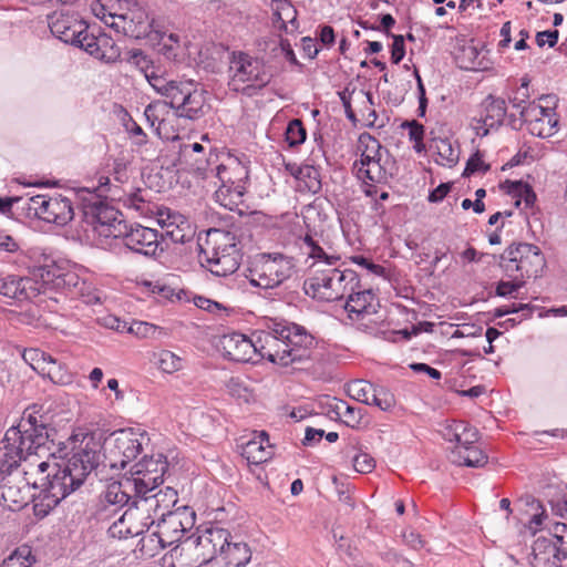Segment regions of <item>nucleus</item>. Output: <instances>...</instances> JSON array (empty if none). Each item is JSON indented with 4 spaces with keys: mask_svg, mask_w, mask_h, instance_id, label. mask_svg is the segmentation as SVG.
Segmentation results:
<instances>
[{
    "mask_svg": "<svg viewBox=\"0 0 567 567\" xmlns=\"http://www.w3.org/2000/svg\"><path fill=\"white\" fill-rule=\"evenodd\" d=\"M33 412L23 417L18 426H11L4 435L3 453L0 456V473L7 474L0 484V499L2 505L11 512L24 508L30 501L33 502L30 483L24 478H13L10 474L18 468L22 460L32 455H40L50 451L53 444L54 430H49V417L41 413V409L33 405Z\"/></svg>",
    "mask_w": 567,
    "mask_h": 567,
    "instance_id": "f257e3e1",
    "label": "nucleus"
},
{
    "mask_svg": "<svg viewBox=\"0 0 567 567\" xmlns=\"http://www.w3.org/2000/svg\"><path fill=\"white\" fill-rule=\"evenodd\" d=\"M255 339L257 357L280 367L309 361L315 342L303 327L282 319H267Z\"/></svg>",
    "mask_w": 567,
    "mask_h": 567,
    "instance_id": "f03ea898",
    "label": "nucleus"
},
{
    "mask_svg": "<svg viewBox=\"0 0 567 567\" xmlns=\"http://www.w3.org/2000/svg\"><path fill=\"white\" fill-rule=\"evenodd\" d=\"M178 501L177 492L172 487H165L155 494L135 499L133 507L126 509L117 520L110 527L112 535L118 534L120 537L140 535L150 530L163 512H172Z\"/></svg>",
    "mask_w": 567,
    "mask_h": 567,
    "instance_id": "7ed1b4c3",
    "label": "nucleus"
},
{
    "mask_svg": "<svg viewBox=\"0 0 567 567\" xmlns=\"http://www.w3.org/2000/svg\"><path fill=\"white\" fill-rule=\"evenodd\" d=\"M198 258L214 276H229L240 266V243L230 231L209 229L205 243L199 244Z\"/></svg>",
    "mask_w": 567,
    "mask_h": 567,
    "instance_id": "20e7f679",
    "label": "nucleus"
},
{
    "mask_svg": "<svg viewBox=\"0 0 567 567\" xmlns=\"http://www.w3.org/2000/svg\"><path fill=\"white\" fill-rule=\"evenodd\" d=\"M307 295H312L324 301H338L346 298L353 289H359L360 278L349 268L340 269L334 266L317 268L315 275L305 282Z\"/></svg>",
    "mask_w": 567,
    "mask_h": 567,
    "instance_id": "39448f33",
    "label": "nucleus"
},
{
    "mask_svg": "<svg viewBox=\"0 0 567 567\" xmlns=\"http://www.w3.org/2000/svg\"><path fill=\"white\" fill-rule=\"evenodd\" d=\"M72 481L73 477L62 465H54L51 474L37 478L32 483V488L39 489L33 496L34 515L45 517L62 499L81 487Z\"/></svg>",
    "mask_w": 567,
    "mask_h": 567,
    "instance_id": "423d86ee",
    "label": "nucleus"
},
{
    "mask_svg": "<svg viewBox=\"0 0 567 567\" xmlns=\"http://www.w3.org/2000/svg\"><path fill=\"white\" fill-rule=\"evenodd\" d=\"M148 442L147 433L138 429L128 427L113 432L102 443L103 467L124 470L142 453L143 446Z\"/></svg>",
    "mask_w": 567,
    "mask_h": 567,
    "instance_id": "0eeeda50",
    "label": "nucleus"
},
{
    "mask_svg": "<svg viewBox=\"0 0 567 567\" xmlns=\"http://www.w3.org/2000/svg\"><path fill=\"white\" fill-rule=\"evenodd\" d=\"M81 199V209L83 220L93 228L99 235L104 237L117 238L121 226L126 221L121 219V213L102 199L96 193L84 188L79 192Z\"/></svg>",
    "mask_w": 567,
    "mask_h": 567,
    "instance_id": "6e6552de",
    "label": "nucleus"
},
{
    "mask_svg": "<svg viewBox=\"0 0 567 567\" xmlns=\"http://www.w3.org/2000/svg\"><path fill=\"white\" fill-rule=\"evenodd\" d=\"M295 270L293 258L280 252L259 254L249 269V284L262 289H275L288 280Z\"/></svg>",
    "mask_w": 567,
    "mask_h": 567,
    "instance_id": "1a4fd4ad",
    "label": "nucleus"
},
{
    "mask_svg": "<svg viewBox=\"0 0 567 567\" xmlns=\"http://www.w3.org/2000/svg\"><path fill=\"white\" fill-rule=\"evenodd\" d=\"M101 437L94 434H85L78 446L72 450L71 456L63 465L73 477L75 484L83 485L86 477L103 466L104 457Z\"/></svg>",
    "mask_w": 567,
    "mask_h": 567,
    "instance_id": "9d476101",
    "label": "nucleus"
},
{
    "mask_svg": "<svg viewBox=\"0 0 567 567\" xmlns=\"http://www.w3.org/2000/svg\"><path fill=\"white\" fill-rule=\"evenodd\" d=\"M545 266L543 252L533 244H513L501 256V267L509 277L518 272L520 278H537Z\"/></svg>",
    "mask_w": 567,
    "mask_h": 567,
    "instance_id": "9b49d317",
    "label": "nucleus"
},
{
    "mask_svg": "<svg viewBox=\"0 0 567 567\" xmlns=\"http://www.w3.org/2000/svg\"><path fill=\"white\" fill-rule=\"evenodd\" d=\"M155 523L150 542H156L158 548L165 549L181 542L185 533L193 528L195 512L187 506H179L173 512L161 513Z\"/></svg>",
    "mask_w": 567,
    "mask_h": 567,
    "instance_id": "f8f14e48",
    "label": "nucleus"
},
{
    "mask_svg": "<svg viewBox=\"0 0 567 567\" xmlns=\"http://www.w3.org/2000/svg\"><path fill=\"white\" fill-rule=\"evenodd\" d=\"M359 143L364 145L365 150L362 152L360 161L354 163V166L358 167V176L379 184L386 183L392 178V166L388 159L382 162L379 141L369 134H362L359 137Z\"/></svg>",
    "mask_w": 567,
    "mask_h": 567,
    "instance_id": "ddd939ff",
    "label": "nucleus"
},
{
    "mask_svg": "<svg viewBox=\"0 0 567 567\" xmlns=\"http://www.w3.org/2000/svg\"><path fill=\"white\" fill-rule=\"evenodd\" d=\"M542 101L546 105H538L535 102L528 103L527 107H523L519 116L523 123L527 125L528 132L537 137L547 138L557 132L558 118L555 113L557 97L555 95H543Z\"/></svg>",
    "mask_w": 567,
    "mask_h": 567,
    "instance_id": "4468645a",
    "label": "nucleus"
},
{
    "mask_svg": "<svg viewBox=\"0 0 567 567\" xmlns=\"http://www.w3.org/2000/svg\"><path fill=\"white\" fill-rule=\"evenodd\" d=\"M121 227L122 231H118L117 238H121L123 245L133 252L145 257H157L168 248L164 246L163 234H159L156 229L127 223Z\"/></svg>",
    "mask_w": 567,
    "mask_h": 567,
    "instance_id": "2eb2a0df",
    "label": "nucleus"
},
{
    "mask_svg": "<svg viewBox=\"0 0 567 567\" xmlns=\"http://www.w3.org/2000/svg\"><path fill=\"white\" fill-rule=\"evenodd\" d=\"M229 72L233 83H250L248 87L262 89L271 80V74L267 71L264 62L245 53L234 51L229 60Z\"/></svg>",
    "mask_w": 567,
    "mask_h": 567,
    "instance_id": "dca6fc26",
    "label": "nucleus"
},
{
    "mask_svg": "<svg viewBox=\"0 0 567 567\" xmlns=\"http://www.w3.org/2000/svg\"><path fill=\"white\" fill-rule=\"evenodd\" d=\"M135 494L131 489V483L123 476L120 481L106 484L105 489L100 494L96 503V515L100 518H110L121 508L133 507Z\"/></svg>",
    "mask_w": 567,
    "mask_h": 567,
    "instance_id": "f3484780",
    "label": "nucleus"
},
{
    "mask_svg": "<svg viewBox=\"0 0 567 567\" xmlns=\"http://www.w3.org/2000/svg\"><path fill=\"white\" fill-rule=\"evenodd\" d=\"M235 171L238 172L236 179H231L229 171L225 165H219L217 167V177L220 182L218 189L215 192L216 202H218L223 207L234 210L239 204L243 203V198L246 192V182L248 179V171L237 164L235 166Z\"/></svg>",
    "mask_w": 567,
    "mask_h": 567,
    "instance_id": "a211bd4d",
    "label": "nucleus"
},
{
    "mask_svg": "<svg viewBox=\"0 0 567 567\" xmlns=\"http://www.w3.org/2000/svg\"><path fill=\"white\" fill-rule=\"evenodd\" d=\"M205 91L199 90L197 84L189 80L182 83L169 106L175 110L178 117L195 121L205 115Z\"/></svg>",
    "mask_w": 567,
    "mask_h": 567,
    "instance_id": "6ab92c4d",
    "label": "nucleus"
},
{
    "mask_svg": "<svg viewBox=\"0 0 567 567\" xmlns=\"http://www.w3.org/2000/svg\"><path fill=\"white\" fill-rule=\"evenodd\" d=\"M99 184L100 189L105 192L106 196L117 199L137 216L148 217L154 214L155 205L144 197L142 189L121 194V188L117 185H111L110 178L105 176L100 177Z\"/></svg>",
    "mask_w": 567,
    "mask_h": 567,
    "instance_id": "aec40b11",
    "label": "nucleus"
},
{
    "mask_svg": "<svg viewBox=\"0 0 567 567\" xmlns=\"http://www.w3.org/2000/svg\"><path fill=\"white\" fill-rule=\"evenodd\" d=\"M22 358L34 371L47 375L52 382L60 384L70 382L71 375L65 371L63 364L50 354L30 348L23 351Z\"/></svg>",
    "mask_w": 567,
    "mask_h": 567,
    "instance_id": "412c9836",
    "label": "nucleus"
},
{
    "mask_svg": "<svg viewBox=\"0 0 567 567\" xmlns=\"http://www.w3.org/2000/svg\"><path fill=\"white\" fill-rule=\"evenodd\" d=\"M224 357L234 362H257L256 339L251 340L243 333L231 332L220 339Z\"/></svg>",
    "mask_w": 567,
    "mask_h": 567,
    "instance_id": "4be33fe9",
    "label": "nucleus"
},
{
    "mask_svg": "<svg viewBox=\"0 0 567 567\" xmlns=\"http://www.w3.org/2000/svg\"><path fill=\"white\" fill-rule=\"evenodd\" d=\"M54 37L76 48L83 44V38L87 34V25L75 17L61 14L49 23Z\"/></svg>",
    "mask_w": 567,
    "mask_h": 567,
    "instance_id": "5701e85b",
    "label": "nucleus"
},
{
    "mask_svg": "<svg viewBox=\"0 0 567 567\" xmlns=\"http://www.w3.org/2000/svg\"><path fill=\"white\" fill-rule=\"evenodd\" d=\"M533 567H561L567 559V546H559L547 537H538L532 547Z\"/></svg>",
    "mask_w": 567,
    "mask_h": 567,
    "instance_id": "b1692460",
    "label": "nucleus"
},
{
    "mask_svg": "<svg viewBox=\"0 0 567 567\" xmlns=\"http://www.w3.org/2000/svg\"><path fill=\"white\" fill-rule=\"evenodd\" d=\"M482 109L478 125L475 128L477 135L486 136L491 130L502 126L507 107L504 99L489 94L482 102Z\"/></svg>",
    "mask_w": 567,
    "mask_h": 567,
    "instance_id": "393cba45",
    "label": "nucleus"
},
{
    "mask_svg": "<svg viewBox=\"0 0 567 567\" xmlns=\"http://www.w3.org/2000/svg\"><path fill=\"white\" fill-rule=\"evenodd\" d=\"M83 40V44L80 49L100 61L114 63L121 58L120 48L106 33H99L97 35H94L87 32Z\"/></svg>",
    "mask_w": 567,
    "mask_h": 567,
    "instance_id": "a878e982",
    "label": "nucleus"
},
{
    "mask_svg": "<svg viewBox=\"0 0 567 567\" xmlns=\"http://www.w3.org/2000/svg\"><path fill=\"white\" fill-rule=\"evenodd\" d=\"M271 25L280 32L292 34L299 29L298 11L289 0H271Z\"/></svg>",
    "mask_w": 567,
    "mask_h": 567,
    "instance_id": "bb28decb",
    "label": "nucleus"
},
{
    "mask_svg": "<svg viewBox=\"0 0 567 567\" xmlns=\"http://www.w3.org/2000/svg\"><path fill=\"white\" fill-rule=\"evenodd\" d=\"M231 540V535L227 529L213 527L207 529L203 535L198 536L194 543L197 547L205 549L203 553V561L212 559L217 560L225 549V546Z\"/></svg>",
    "mask_w": 567,
    "mask_h": 567,
    "instance_id": "cd10ccee",
    "label": "nucleus"
},
{
    "mask_svg": "<svg viewBox=\"0 0 567 567\" xmlns=\"http://www.w3.org/2000/svg\"><path fill=\"white\" fill-rule=\"evenodd\" d=\"M39 290L34 280L17 275H7L0 278V293L4 297L25 300L38 295Z\"/></svg>",
    "mask_w": 567,
    "mask_h": 567,
    "instance_id": "c85d7f7f",
    "label": "nucleus"
},
{
    "mask_svg": "<svg viewBox=\"0 0 567 567\" xmlns=\"http://www.w3.org/2000/svg\"><path fill=\"white\" fill-rule=\"evenodd\" d=\"M430 150L435 155L434 162L444 167H454L460 159V147L457 142L453 143L449 136L435 135L431 131Z\"/></svg>",
    "mask_w": 567,
    "mask_h": 567,
    "instance_id": "c756f323",
    "label": "nucleus"
},
{
    "mask_svg": "<svg viewBox=\"0 0 567 567\" xmlns=\"http://www.w3.org/2000/svg\"><path fill=\"white\" fill-rule=\"evenodd\" d=\"M375 299L371 289H353V292L346 296L344 310L352 320L363 318L365 315H373L377 312Z\"/></svg>",
    "mask_w": 567,
    "mask_h": 567,
    "instance_id": "7c9ffc66",
    "label": "nucleus"
},
{
    "mask_svg": "<svg viewBox=\"0 0 567 567\" xmlns=\"http://www.w3.org/2000/svg\"><path fill=\"white\" fill-rule=\"evenodd\" d=\"M54 285L56 288L63 289L73 297H81L87 305L100 303V297L92 293L91 286L82 280L75 272H64L55 277Z\"/></svg>",
    "mask_w": 567,
    "mask_h": 567,
    "instance_id": "2f4dec72",
    "label": "nucleus"
},
{
    "mask_svg": "<svg viewBox=\"0 0 567 567\" xmlns=\"http://www.w3.org/2000/svg\"><path fill=\"white\" fill-rule=\"evenodd\" d=\"M42 220L58 226L68 225L74 217L72 200L65 196H50Z\"/></svg>",
    "mask_w": 567,
    "mask_h": 567,
    "instance_id": "473e14b6",
    "label": "nucleus"
},
{
    "mask_svg": "<svg viewBox=\"0 0 567 567\" xmlns=\"http://www.w3.org/2000/svg\"><path fill=\"white\" fill-rule=\"evenodd\" d=\"M241 455L250 464H261L272 456V446L269 443V435L261 431L255 433L254 437L241 445Z\"/></svg>",
    "mask_w": 567,
    "mask_h": 567,
    "instance_id": "72a5a7b5",
    "label": "nucleus"
},
{
    "mask_svg": "<svg viewBox=\"0 0 567 567\" xmlns=\"http://www.w3.org/2000/svg\"><path fill=\"white\" fill-rule=\"evenodd\" d=\"M124 477L131 483V489L135 494L134 499L146 497L163 484L162 481L155 480V477L144 472V468L137 467V463L131 466L130 471L124 474Z\"/></svg>",
    "mask_w": 567,
    "mask_h": 567,
    "instance_id": "f704fd0d",
    "label": "nucleus"
},
{
    "mask_svg": "<svg viewBox=\"0 0 567 567\" xmlns=\"http://www.w3.org/2000/svg\"><path fill=\"white\" fill-rule=\"evenodd\" d=\"M109 17L113 20L118 18L123 21L130 20L128 29L124 28L125 32H131L135 37L146 35L153 30V21H148L147 12L134 2L133 8L128 9L126 13L116 14L110 13Z\"/></svg>",
    "mask_w": 567,
    "mask_h": 567,
    "instance_id": "c9c22d12",
    "label": "nucleus"
},
{
    "mask_svg": "<svg viewBox=\"0 0 567 567\" xmlns=\"http://www.w3.org/2000/svg\"><path fill=\"white\" fill-rule=\"evenodd\" d=\"M250 559L251 550L246 543L230 540L215 565L217 567H245Z\"/></svg>",
    "mask_w": 567,
    "mask_h": 567,
    "instance_id": "e433bc0d",
    "label": "nucleus"
},
{
    "mask_svg": "<svg viewBox=\"0 0 567 567\" xmlns=\"http://www.w3.org/2000/svg\"><path fill=\"white\" fill-rule=\"evenodd\" d=\"M301 249L309 258L315 259L317 268H324L328 266H334L339 261L340 257L334 254H329L321 245L316 235L306 234L301 237Z\"/></svg>",
    "mask_w": 567,
    "mask_h": 567,
    "instance_id": "4c0bfd02",
    "label": "nucleus"
},
{
    "mask_svg": "<svg viewBox=\"0 0 567 567\" xmlns=\"http://www.w3.org/2000/svg\"><path fill=\"white\" fill-rule=\"evenodd\" d=\"M301 249L309 258L315 259L317 268H324L328 266H334L339 261L340 257L334 254H329L321 245L316 235L306 234L301 237Z\"/></svg>",
    "mask_w": 567,
    "mask_h": 567,
    "instance_id": "58836bf2",
    "label": "nucleus"
},
{
    "mask_svg": "<svg viewBox=\"0 0 567 567\" xmlns=\"http://www.w3.org/2000/svg\"><path fill=\"white\" fill-rule=\"evenodd\" d=\"M301 249L309 258L315 259L317 268H324L328 266H334L339 261L340 257L334 254H329L321 245L316 235L306 234L301 237Z\"/></svg>",
    "mask_w": 567,
    "mask_h": 567,
    "instance_id": "ea45409f",
    "label": "nucleus"
},
{
    "mask_svg": "<svg viewBox=\"0 0 567 567\" xmlns=\"http://www.w3.org/2000/svg\"><path fill=\"white\" fill-rule=\"evenodd\" d=\"M480 439L478 431L466 422H457L447 430V440L455 442L454 450L475 446Z\"/></svg>",
    "mask_w": 567,
    "mask_h": 567,
    "instance_id": "a19ab883",
    "label": "nucleus"
},
{
    "mask_svg": "<svg viewBox=\"0 0 567 567\" xmlns=\"http://www.w3.org/2000/svg\"><path fill=\"white\" fill-rule=\"evenodd\" d=\"M453 462L467 467H483L487 463V455L476 445L453 450Z\"/></svg>",
    "mask_w": 567,
    "mask_h": 567,
    "instance_id": "79ce46f5",
    "label": "nucleus"
},
{
    "mask_svg": "<svg viewBox=\"0 0 567 567\" xmlns=\"http://www.w3.org/2000/svg\"><path fill=\"white\" fill-rule=\"evenodd\" d=\"M112 320L117 323L116 326H112V328L116 329L117 331H123L126 329V322L121 324L118 319L112 318ZM127 332L136 336L137 338L156 339L159 334L163 333V329L145 321H133L130 327H127Z\"/></svg>",
    "mask_w": 567,
    "mask_h": 567,
    "instance_id": "37998d69",
    "label": "nucleus"
},
{
    "mask_svg": "<svg viewBox=\"0 0 567 567\" xmlns=\"http://www.w3.org/2000/svg\"><path fill=\"white\" fill-rule=\"evenodd\" d=\"M504 188L507 194L517 198L515 202L516 206H519L520 202L524 200L525 207L529 208L536 200V194L533 188L522 181H506L504 183Z\"/></svg>",
    "mask_w": 567,
    "mask_h": 567,
    "instance_id": "c03bdc74",
    "label": "nucleus"
},
{
    "mask_svg": "<svg viewBox=\"0 0 567 567\" xmlns=\"http://www.w3.org/2000/svg\"><path fill=\"white\" fill-rule=\"evenodd\" d=\"M137 467L144 468V472L148 473L155 480L164 482V475L168 468V462L165 455L157 453L155 455H145L141 461L137 462Z\"/></svg>",
    "mask_w": 567,
    "mask_h": 567,
    "instance_id": "a18cd8bd",
    "label": "nucleus"
},
{
    "mask_svg": "<svg viewBox=\"0 0 567 567\" xmlns=\"http://www.w3.org/2000/svg\"><path fill=\"white\" fill-rule=\"evenodd\" d=\"M184 81L168 80L164 75L155 76L153 73L150 75V85L162 96L167 100V104L171 105L172 101L179 91Z\"/></svg>",
    "mask_w": 567,
    "mask_h": 567,
    "instance_id": "49530a36",
    "label": "nucleus"
},
{
    "mask_svg": "<svg viewBox=\"0 0 567 567\" xmlns=\"http://www.w3.org/2000/svg\"><path fill=\"white\" fill-rule=\"evenodd\" d=\"M293 176L301 183L309 193L317 194L321 189L319 171L312 165H303L297 168Z\"/></svg>",
    "mask_w": 567,
    "mask_h": 567,
    "instance_id": "de8ad7c7",
    "label": "nucleus"
},
{
    "mask_svg": "<svg viewBox=\"0 0 567 567\" xmlns=\"http://www.w3.org/2000/svg\"><path fill=\"white\" fill-rule=\"evenodd\" d=\"M332 411L339 417H343L344 424L350 427H357L362 420L361 409L351 406L346 401L342 400L336 402V404L332 408Z\"/></svg>",
    "mask_w": 567,
    "mask_h": 567,
    "instance_id": "09e8293b",
    "label": "nucleus"
},
{
    "mask_svg": "<svg viewBox=\"0 0 567 567\" xmlns=\"http://www.w3.org/2000/svg\"><path fill=\"white\" fill-rule=\"evenodd\" d=\"M286 142L290 147L305 143L307 137L306 128L299 118L291 120L285 131Z\"/></svg>",
    "mask_w": 567,
    "mask_h": 567,
    "instance_id": "8fccbe9b",
    "label": "nucleus"
},
{
    "mask_svg": "<svg viewBox=\"0 0 567 567\" xmlns=\"http://www.w3.org/2000/svg\"><path fill=\"white\" fill-rule=\"evenodd\" d=\"M157 367L165 373H174L183 368L181 357L169 350H162L157 354Z\"/></svg>",
    "mask_w": 567,
    "mask_h": 567,
    "instance_id": "3c124183",
    "label": "nucleus"
},
{
    "mask_svg": "<svg viewBox=\"0 0 567 567\" xmlns=\"http://www.w3.org/2000/svg\"><path fill=\"white\" fill-rule=\"evenodd\" d=\"M369 401L367 405H375L381 411H389L394 405V398L391 393L385 391L383 388H373L371 394H369Z\"/></svg>",
    "mask_w": 567,
    "mask_h": 567,
    "instance_id": "603ef678",
    "label": "nucleus"
},
{
    "mask_svg": "<svg viewBox=\"0 0 567 567\" xmlns=\"http://www.w3.org/2000/svg\"><path fill=\"white\" fill-rule=\"evenodd\" d=\"M373 388L374 385L365 380H354L348 384V394L361 403H367Z\"/></svg>",
    "mask_w": 567,
    "mask_h": 567,
    "instance_id": "864d4df0",
    "label": "nucleus"
},
{
    "mask_svg": "<svg viewBox=\"0 0 567 567\" xmlns=\"http://www.w3.org/2000/svg\"><path fill=\"white\" fill-rule=\"evenodd\" d=\"M33 559L31 558V553L28 548H21L13 551L9 557H7L1 567H31Z\"/></svg>",
    "mask_w": 567,
    "mask_h": 567,
    "instance_id": "5fc2aeb1",
    "label": "nucleus"
},
{
    "mask_svg": "<svg viewBox=\"0 0 567 567\" xmlns=\"http://www.w3.org/2000/svg\"><path fill=\"white\" fill-rule=\"evenodd\" d=\"M125 60L136 66L143 74L152 69L154 61L141 49L127 51Z\"/></svg>",
    "mask_w": 567,
    "mask_h": 567,
    "instance_id": "6e6d98bb",
    "label": "nucleus"
},
{
    "mask_svg": "<svg viewBox=\"0 0 567 567\" xmlns=\"http://www.w3.org/2000/svg\"><path fill=\"white\" fill-rule=\"evenodd\" d=\"M526 504L532 506L536 511H540L534 513L528 522V527L530 529H537L543 525L544 520L547 518L546 512L540 502L533 496H526Z\"/></svg>",
    "mask_w": 567,
    "mask_h": 567,
    "instance_id": "4d7b16f0",
    "label": "nucleus"
},
{
    "mask_svg": "<svg viewBox=\"0 0 567 567\" xmlns=\"http://www.w3.org/2000/svg\"><path fill=\"white\" fill-rule=\"evenodd\" d=\"M535 309L534 306L530 303H517L512 306H503L498 307L494 310V317L495 318H502L511 313H517V312H524V318H530L533 310Z\"/></svg>",
    "mask_w": 567,
    "mask_h": 567,
    "instance_id": "13d9d810",
    "label": "nucleus"
},
{
    "mask_svg": "<svg viewBox=\"0 0 567 567\" xmlns=\"http://www.w3.org/2000/svg\"><path fill=\"white\" fill-rule=\"evenodd\" d=\"M49 197L50 196L48 195H35L30 197L25 207L28 215H33L34 217L42 219L45 212L44 206L47 205Z\"/></svg>",
    "mask_w": 567,
    "mask_h": 567,
    "instance_id": "bf43d9fd",
    "label": "nucleus"
},
{
    "mask_svg": "<svg viewBox=\"0 0 567 567\" xmlns=\"http://www.w3.org/2000/svg\"><path fill=\"white\" fill-rule=\"evenodd\" d=\"M525 285V281L523 278L518 276H514L513 281H499L496 286L495 293L498 297H507L512 296L514 292L518 291L523 286Z\"/></svg>",
    "mask_w": 567,
    "mask_h": 567,
    "instance_id": "052dcab7",
    "label": "nucleus"
},
{
    "mask_svg": "<svg viewBox=\"0 0 567 567\" xmlns=\"http://www.w3.org/2000/svg\"><path fill=\"white\" fill-rule=\"evenodd\" d=\"M164 239L168 238L174 244H185L192 239L190 231H185L179 226H174L173 224H169L167 226V229L165 230V234H163ZM164 246H167L166 244Z\"/></svg>",
    "mask_w": 567,
    "mask_h": 567,
    "instance_id": "680f3d73",
    "label": "nucleus"
},
{
    "mask_svg": "<svg viewBox=\"0 0 567 567\" xmlns=\"http://www.w3.org/2000/svg\"><path fill=\"white\" fill-rule=\"evenodd\" d=\"M374 466L375 461L368 453H359L353 457V467L359 473H370Z\"/></svg>",
    "mask_w": 567,
    "mask_h": 567,
    "instance_id": "e2e57ef3",
    "label": "nucleus"
},
{
    "mask_svg": "<svg viewBox=\"0 0 567 567\" xmlns=\"http://www.w3.org/2000/svg\"><path fill=\"white\" fill-rule=\"evenodd\" d=\"M488 169L489 165L485 164L481 158L480 154L476 153L468 158L465 169L463 172V176H471L478 172L486 173Z\"/></svg>",
    "mask_w": 567,
    "mask_h": 567,
    "instance_id": "0e129e2a",
    "label": "nucleus"
},
{
    "mask_svg": "<svg viewBox=\"0 0 567 567\" xmlns=\"http://www.w3.org/2000/svg\"><path fill=\"white\" fill-rule=\"evenodd\" d=\"M393 39L391 48V61L394 64H399L405 55L404 37L401 34H391Z\"/></svg>",
    "mask_w": 567,
    "mask_h": 567,
    "instance_id": "69168bd1",
    "label": "nucleus"
},
{
    "mask_svg": "<svg viewBox=\"0 0 567 567\" xmlns=\"http://www.w3.org/2000/svg\"><path fill=\"white\" fill-rule=\"evenodd\" d=\"M352 261L357 265H359L362 268H365L369 272L379 276L384 277L385 276V268L379 264H374L371 259L364 257V256H353Z\"/></svg>",
    "mask_w": 567,
    "mask_h": 567,
    "instance_id": "338daca9",
    "label": "nucleus"
},
{
    "mask_svg": "<svg viewBox=\"0 0 567 567\" xmlns=\"http://www.w3.org/2000/svg\"><path fill=\"white\" fill-rule=\"evenodd\" d=\"M379 555L382 560L386 561L392 567H411L410 560L400 556L396 551L392 549L381 551Z\"/></svg>",
    "mask_w": 567,
    "mask_h": 567,
    "instance_id": "774afa93",
    "label": "nucleus"
}]
</instances>
